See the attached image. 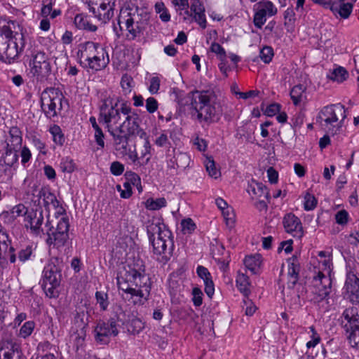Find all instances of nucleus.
I'll use <instances>...</instances> for the list:
<instances>
[{"label":"nucleus","instance_id":"nucleus-39","mask_svg":"<svg viewBox=\"0 0 359 359\" xmlns=\"http://www.w3.org/2000/svg\"><path fill=\"white\" fill-rule=\"evenodd\" d=\"M168 205L166 199L164 197L153 198H149L144 202L145 208L149 210H158Z\"/></svg>","mask_w":359,"mask_h":359},{"label":"nucleus","instance_id":"nucleus-23","mask_svg":"<svg viewBox=\"0 0 359 359\" xmlns=\"http://www.w3.org/2000/svg\"><path fill=\"white\" fill-rule=\"evenodd\" d=\"M246 191L252 200L261 198L262 196L270 202L271 196L267 187L262 182H259L254 179L248 182Z\"/></svg>","mask_w":359,"mask_h":359},{"label":"nucleus","instance_id":"nucleus-3","mask_svg":"<svg viewBox=\"0 0 359 359\" xmlns=\"http://www.w3.org/2000/svg\"><path fill=\"white\" fill-rule=\"evenodd\" d=\"M147 233L156 260L166 264L172 257L175 250L172 231L163 223L151 222L147 226Z\"/></svg>","mask_w":359,"mask_h":359},{"label":"nucleus","instance_id":"nucleus-37","mask_svg":"<svg viewBox=\"0 0 359 359\" xmlns=\"http://www.w3.org/2000/svg\"><path fill=\"white\" fill-rule=\"evenodd\" d=\"M306 88L303 84H297L294 86L290 92V96L294 106H299L303 99L306 97Z\"/></svg>","mask_w":359,"mask_h":359},{"label":"nucleus","instance_id":"nucleus-48","mask_svg":"<svg viewBox=\"0 0 359 359\" xmlns=\"http://www.w3.org/2000/svg\"><path fill=\"white\" fill-rule=\"evenodd\" d=\"M348 76V73L347 70L341 66L335 68L332 72V75L330 76V79L333 81H337V82L342 83Z\"/></svg>","mask_w":359,"mask_h":359},{"label":"nucleus","instance_id":"nucleus-4","mask_svg":"<svg viewBox=\"0 0 359 359\" xmlns=\"http://www.w3.org/2000/svg\"><path fill=\"white\" fill-rule=\"evenodd\" d=\"M16 22L9 20L7 25L0 26V60L7 65L14 63L25 48V37L20 32L13 31Z\"/></svg>","mask_w":359,"mask_h":359},{"label":"nucleus","instance_id":"nucleus-33","mask_svg":"<svg viewBox=\"0 0 359 359\" xmlns=\"http://www.w3.org/2000/svg\"><path fill=\"white\" fill-rule=\"evenodd\" d=\"M74 24L78 29L86 32H94L97 29V27L93 25L89 20L87 15L84 13H78L74 19Z\"/></svg>","mask_w":359,"mask_h":359},{"label":"nucleus","instance_id":"nucleus-52","mask_svg":"<svg viewBox=\"0 0 359 359\" xmlns=\"http://www.w3.org/2000/svg\"><path fill=\"white\" fill-rule=\"evenodd\" d=\"M31 144L43 155H46L48 150L46 149V144L43 142L39 137L36 135H32L29 138Z\"/></svg>","mask_w":359,"mask_h":359},{"label":"nucleus","instance_id":"nucleus-51","mask_svg":"<svg viewBox=\"0 0 359 359\" xmlns=\"http://www.w3.org/2000/svg\"><path fill=\"white\" fill-rule=\"evenodd\" d=\"M274 56V50L271 46H264L259 51V57L264 64H269Z\"/></svg>","mask_w":359,"mask_h":359},{"label":"nucleus","instance_id":"nucleus-6","mask_svg":"<svg viewBox=\"0 0 359 359\" xmlns=\"http://www.w3.org/2000/svg\"><path fill=\"white\" fill-rule=\"evenodd\" d=\"M130 111V103L118 97L115 101L105 100L100 107L98 121L107 130L121 126L123 117Z\"/></svg>","mask_w":359,"mask_h":359},{"label":"nucleus","instance_id":"nucleus-7","mask_svg":"<svg viewBox=\"0 0 359 359\" xmlns=\"http://www.w3.org/2000/svg\"><path fill=\"white\" fill-rule=\"evenodd\" d=\"M53 208L55 210L54 213L55 217L57 219L60 218L57 223L55 229H54L51 224L47 226L48 229L46 231L47 238L46 242L50 248L61 250L69 240V219L66 209L60 201H58V205L56 206L55 205Z\"/></svg>","mask_w":359,"mask_h":359},{"label":"nucleus","instance_id":"nucleus-15","mask_svg":"<svg viewBox=\"0 0 359 359\" xmlns=\"http://www.w3.org/2000/svg\"><path fill=\"white\" fill-rule=\"evenodd\" d=\"M118 325L117 319L109 318L107 321L99 320L94 329L95 341L102 345H107L110 342L111 337L118 334Z\"/></svg>","mask_w":359,"mask_h":359},{"label":"nucleus","instance_id":"nucleus-27","mask_svg":"<svg viewBox=\"0 0 359 359\" xmlns=\"http://www.w3.org/2000/svg\"><path fill=\"white\" fill-rule=\"evenodd\" d=\"M107 131L112 137L116 145L120 146L118 149H122L123 151H126L128 141L132 137L130 135H128V133L125 132V130L122 129L121 126H120L118 128H116Z\"/></svg>","mask_w":359,"mask_h":359},{"label":"nucleus","instance_id":"nucleus-34","mask_svg":"<svg viewBox=\"0 0 359 359\" xmlns=\"http://www.w3.org/2000/svg\"><path fill=\"white\" fill-rule=\"evenodd\" d=\"M236 285L238 291L245 298L250 294V281L249 277L244 273L238 271L236 277Z\"/></svg>","mask_w":359,"mask_h":359},{"label":"nucleus","instance_id":"nucleus-5","mask_svg":"<svg viewBox=\"0 0 359 359\" xmlns=\"http://www.w3.org/2000/svg\"><path fill=\"white\" fill-rule=\"evenodd\" d=\"M77 62L87 71L97 72L104 69L110 60L108 51L99 43L91 41L81 43L76 53Z\"/></svg>","mask_w":359,"mask_h":359},{"label":"nucleus","instance_id":"nucleus-32","mask_svg":"<svg viewBox=\"0 0 359 359\" xmlns=\"http://www.w3.org/2000/svg\"><path fill=\"white\" fill-rule=\"evenodd\" d=\"M89 122L90 123L92 128L94 130V139L97 145L96 150H102L105 147V135L101 127L97 123V120L95 116H90Z\"/></svg>","mask_w":359,"mask_h":359},{"label":"nucleus","instance_id":"nucleus-56","mask_svg":"<svg viewBox=\"0 0 359 359\" xmlns=\"http://www.w3.org/2000/svg\"><path fill=\"white\" fill-rule=\"evenodd\" d=\"M346 338L351 348L359 354V330L357 332L347 334Z\"/></svg>","mask_w":359,"mask_h":359},{"label":"nucleus","instance_id":"nucleus-55","mask_svg":"<svg viewBox=\"0 0 359 359\" xmlns=\"http://www.w3.org/2000/svg\"><path fill=\"white\" fill-rule=\"evenodd\" d=\"M123 189L120 184L116 185V190L120 193V196L122 198L128 199L133 195L132 185L126 181L123 184Z\"/></svg>","mask_w":359,"mask_h":359},{"label":"nucleus","instance_id":"nucleus-50","mask_svg":"<svg viewBox=\"0 0 359 359\" xmlns=\"http://www.w3.org/2000/svg\"><path fill=\"white\" fill-rule=\"evenodd\" d=\"M20 156L21 158V165L22 167L24 168L29 167L31 160L32 159V154L30 149L27 145H24L21 147Z\"/></svg>","mask_w":359,"mask_h":359},{"label":"nucleus","instance_id":"nucleus-22","mask_svg":"<svg viewBox=\"0 0 359 359\" xmlns=\"http://www.w3.org/2000/svg\"><path fill=\"white\" fill-rule=\"evenodd\" d=\"M357 0H337L327 2V6L335 16L348 19Z\"/></svg>","mask_w":359,"mask_h":359},{"label":"nucleus","instance_id":"nucleus-24","mask_svg":"<svg viewBox=\"0 0 359 359\" xmlns=\"http://www.w3.org/2000/svg\"><path fill=\"white\" fill-rule=\"evenodd\" d=\"M191 11L193 14V20L202 29H205L207 27L208 22L204 4L201 0H193L191 4Z\"/></svg>","mask_w":359,"mask_h":359},{"label":"nucleus","instance_id":"nucleus-58","mask_svg":"<svg viewBox=\"0 0 359 359\" xmlns=\"http://www.w3.org/2000/svg\"><path fill=\"white\" fill-rule=\"evenodd\" d=\"M210 50L216 54L217 59L226 57V53L223 46H222L219 43L217 42H212L210 47Z\"/></svg>","mask_w":359,"mask_h":359},{"label":"nucleus","instance_id":"nucleus-12","mask_svg":"<svg viewBox=\"0 0 359 359\" xmlns=\"http://www.w3.org/2000/svg\"><path fill=\"white\" fill-rule=\"evenodd\" d=\"M40 104L44 116L52 119L61 112L64 104L68 105V100L59 88L47 87L41 94Z\"/></svg>","mask_w":359,"mask_h":359},{"label":"nucleus","instance_id":"nucleus-44","mask_svg":"<svg viewBox=\"0 0 359 359\" xmlns=\"http://www.w3.org/2000/svg\"><path fill=\"white\" fill-rule=\"evenodd\" d=\"M154 9L156 13L159 14V18L162 22H168L170 20L171 15L163 2H156L154 6Z\"/></svg>","mask_w":359,"mask_h":359},{"label":"nucleus","instance_id":"nucleus-40","mask_svg":"<svg viewBox=\"0 0 359 359\" xmlns=\"http://www.w3.org/2000/svg\"><path fill=\"white\" fill-rule=\"evenodd\" d=\"M48 132L51 134L53 142L60 146L62 147L65 142V137L61 129V128L56 124L50 126Z\"/></svg>","mask_w":359,"mask_h":359},{"label":"nucleus","instance_id":"nucleus-28","mask_svg":"<svg viewBox=\"0 0 359 359\" xmlns=\"http://www.w3.org/2000/svg\"><path fill=\"white\" fill-rule=\"evenodd\" d=\"M42 196L41 206L44 208L46 212H47L46 226H48L49 224H50V222L49 220L50 207H53L55 205L57 206L58 200L55 194L53 193L49 189H44V191L42 193Z\"/></svg>","mask_w":359,"mask_h":359},{"label":"nucleus","instance_id":"nucleus-43","mask_svg":"<svg viewBox=\"0 0 359 359\" xmlns=\"http://www.w3.org/2000/svg\"><path fill=\"white\" fill-rule=\"evenodd\" d=\"M36 323L34 320H28L24 323L19 330L18 336L24 339L28 338L33 333Z\"/></svg>","mask_w":359,"mask_h":359},{"label":"nucleus","instance_id":"nucleus-38","mask_svg":"<svg viewBox=\"0 0 359 359\" xmlns=\"http://www.w3.org/2000/svg\"><path fill=\"white\" fill-rule=\"evenodd\" d=\"M142 139L144 140V144L142 149L140 151V156H139V159L140 161V166L147 165L149 163L151 156V146L148 135H146V138Z\"/></svg>","mask_w":359,"mask_h":359},{"label":"nucleus","instance_id":"nucleus-17","mask_svg":"<svg viewBox=\"0 0 359 359\" xmlns=\"http://www.w3.org/2000/svg\"><path fill=\"white\" fill-rule=\"evenodd\" d=\"M44 215L42 207L29 208L27 215L23 219L24 228L34 236H39L43 233L42 225Z\"/></svg>","mask_w":359,"mask_h":359},{"label":"nucleus","instance_id":"nucleus-35","mask_svg":"<svg viewBox=\"0 0 359 359\" xmlns=\"http://www.w3.org/2000/svg\"><path fill=\"white\" fill-rule=\"evenodd\" d=\"M2 158L0 160V184H11L13 176L17 173V170L13 168L4 163H1Z\"/></svg>","mask_w":359,"mask_h":359},{"label":"nucleus","instance_id":"nucleus-47","mask_svg":"<svg viewBox=\"0 0 359 359\" xmlns=\"http://www.w3.org/2000/svg\"><path fill=\"white\" fill-rule=\"evenodd\" d=\"M180 227L184 234H191L197 228L196 223L190 217L182 219L180 222Z\"/></svg>","mask_w":359,"mask_h":359},{"label":"nucleus","instance_id":"nucleus-57","mask_svg":"<svg viewBox=\"0 0 359 359\" xmlns=\"http://www.w3.org/2000/svg\"><path fill=\"white\" fill-rule=\"evenodd\" d=\"M192 302L194 306L199 307L203 304V294L201 288L195 287L192 289Z\"/></svg>","mask_w":359,"mask_h":359},{"label":"nucleus","instance_id":"nucleus-49","mask_svg":"<svg viewBox=\"0 0 359 359\" xmlns=\"http://www.w3.org/2000/svg\"><path fill=\"white\" fill-rule=\"evenodd\" d=\"M144 323L140 318L132 319L128 325V331L133 335L140 333L144 329Z\"/></svg>","mask_w":359,"mask_h":359},{"label":"nucleus","instance_id":"nucleus-10","mask_svg":"<svg viewBox=\"0 0 359 359\" xmlns=\"http://www.w3.org/2000/svg\"><path fill=\"white\" fill-rule=\"evenodd\" d=\"M118 25H114V31L118 38L126 33V39L128 41H134L143 33V28L140 26L139 15L135 11L130 8H123L118 16Z\"/></svg>","mask_w":359,"mask_h":359},{"label":"nucleus","instance_id":"nucleus-42","mask_svg":"<svg viewBox=\"0 0 359 359\" xmlns=\"http://www.w3.org/2000/svg\"><path fill=\"white\" fill-rule=\"evenodd\" d=\"M344 287L348 294L353 293V291L359 287V278L353 272L347 273Z\"/></svg>","mask_w":359,"mask_h":359},{"label":"nucleus","instance_id":"nucleus-60","mask_svg":"<svg viewBox=\"0 0 359 359\" xmlns=\"http://www.w3.org/2000/svg\"><path fill=\"white\" fill-rule=\"evenodd\" d=\"M109 170L113 175L120 176L123 173L125 170V166L122 163L116 161L111 163Z\"/></svg>","mask_w":359,"mask_h":359},{"label":"nucleus","instance_id":"nucleus-62","mask_svg":"<svg viewBox=\"0 0 359 359\" xmlns=\"http://www.w3.org/2000/svg\"><path fill=\"white\" fill-rule=\"evenodd\" d=\"M124 177L126 178V181L134 187L141 180L139 175L131 170H127L124 173Z\"/></svg>","mask_w":359,"mask_h":359},{"label":"nucleus","instance_id":"nucleus-14","mask_svg":"<svg viewBox=\"0 0 359 359\" xmlns=\"http://www.w3.org/2000/svg\"><path fill=\"white\" fill-rule=\"evenodd\" d=\"M313 288L311 302L319 304L324 300H327L331 292L332 280L322 271H317L313 278Z\"/></svg>","mask_w":359,"mask_h":359},{"label":"nucleus","instance_id":"nucleus-54","mask_svg":"<svg viewBox=\"0 0 359 359\" xmlns=\"http://www.w3.org/2000/svg\"><path fill=\"white\" fill-rule=\"evenodd\" d=\"M29 207L25 206L22 203H19L18 205H14L11 210V213L13 215V217L15 219H16L19 217H22L23 219H25Z\"/></svg>","mask_w":359,"mask_h":359},{"label":"nucleus","instance_id":"nucleus-31","mask_svg":"<svg viewBox=\"0 0 359 359\" xmlns=\"http://www.w3.org/2000/svg\"><path fill=\"white\" fill-rule=\"evenodd\" d=\"M44 191V188L39 189L37 186L30 187L26 192V198L29 201V208H38L42 207V193Z\"/></svg>","mask_w":359,"mask_h":359},{"label":"nucleus","instance_id":"nucleus-46","mask_svg":"<svg viewBox=\"0 0 359 359\" xmlns=\"http://www.w3.org/2000/svg\"><path fill=\"white\" fill-rule=\"evenodd\" d=\"M318 204V200L315 196L306 191L304 196L303 207L304 210L311 211L314 210Z\"/></svg>","mask_w":359,"mask_h":359},{"label":"nucleus","instance_id":"nucleus-20","mask_svg":"<svg viewBox=\"0 0 359 359\" xmlns=\"http://www.w3.org/2000/svg\"><path fill=\"white\" fill-rule=\"evenodd\" d=\"M285 232L297 240L301 241L306 234L301 219L294 213H285L282 218Z\"/></svg>","mask_w":359,"mask_h":359},{"label":"nucleus","instance_id":"nucleus-16","mask_svg":"<svg viewBox=\"0 0 359 359\" xmlns=\"http://www.w3.org/2000/svg\"><path fill=\"white\" fill-rule=\"evenodd\" d=\"M116 0H88V9L95 18L106 23L114 15Z\"/></svg>","mask_w":359,"mask_h":359},{"label":"nucleus","instance_id":"nucleus-21","mask_svg":"<svg viewBox=\"0 0 359 359\" xmlns=\"http://www.w3.org/2000/svg\"><path fill=\"white\" fill-rule=\"evenodd\" d=\"M340 325L346 334L357 332L359 330V308L352 306L344 310Z\"/></svg>","mask_w":359,"mask_h":359},{"label":"nucleus","instance_id":"nucleus-59","mask_svg":"<svg viewBox=\"0 0 359 359\" xmlns=\"http://www.w3.org/2000/svg\"><path fill=\"white\" fill-rule=\"evenodd\" d=\"M133 79L125 74L122 76L121 80V86L125 95L128 94L132 90Z\"/></svg>","mask_w":359,"mask_h":359},{"label":"nucleus","instance_id":"nucleus-30","mask_svg":"<svg viewBox=\"0 0 359 359\" xmlns=\"http://www.w3.org/2000/svg\"><path fill=\"white\" fill-rule=\"evenodd\" d=\"M243 263L252 274H259L262 264V256L259 253L247 255L243 259Z\"/></svg>","mask_w":359,"mask_h":359},{"label":"nucleus","instance_id":"nucleus-41","mask_svg":"<svg viewBox=\"0 0 359 359\" xmlns=\"http://www.w3.org/2000/svg\"><path fill=\"white\" fill-rule=\"evenodd\" d=\"M10 141L13 147H21L22 143V133L18 126H11L8 130Z\"/></svg>","mask_w":359,"mask_h":359},{"label":"nucleus","instance_id":"nucleus-9","mask_svg":"<svg viewBox=\"0 0 359 359\" xmlns=\"http://www.w3.org/2000/svg\"><path fill=\"white\" fill-rule=\"evenodd\" d=\"M62 279V269L58 257H53L46 264L42 271L39 284L46 295L49 298L59 296L58 287Z\"/></svg>","mask_w":359,"mask_h":359},{"label":"nucleus","instance_id":"nucleus-19","mask_svg":"<svg viewBox=\"0 0 359 359\" xmlns=\"http://www.w3.org/2000/svg\"><path fill=\"white\" fill-rule=\"evenodd\" d=\"M141 122L142 120L139 114L130 107V111L125 115L124 119L121 123V128L123 130L126 129L125 132L132 137L146 138L147 133L141 128Z\"/></svg>","mask_w":359,"mask_h":359},{"label":"nucleus","instance_id":"nucleus-36","mask_svg":"<svg viewBox=\"0 0 359 359\" xmlns=\"http://www.w3.org/2000/svg\"><path fill=\"white\" fill-rule=\"evenodd\" d=\"M284 26L287 32L292 33L295 29L296 14L292 6H289L283 13Z\"/></svg>","mask_w":359,"mask_h":359},{"label":"nucleus","instance_id":"nucleus-11","mask_svg":"<svg viewBox=\"0 0 359 359\" xmlns=\"http://www.w3.org/2000/svg\"><path fill=\"white\" fill-rule=\"evenodd\" d=\"M36 257V246L32 243H12V239L4 248H0V262L6 261L11 264H24L29 261L34 260Z\"/></svg>","mask_w":359,"mask_h":359},{"label":"nucleus","instance_id":"nucleus-63","mask_svg":"<svg viewBox=\"0 0 359 359\" xmlns=\"http://www.w3.org/2000/svg\"><path fill=\"white\" fill-rule=\"evenodd\" d=\"M349 219V214L345 210L338 211L335 215L336 222L339 225H346Z\"/></svg>","mask_w":359,"mask_h":359},{"label":"nucleus","instance_id":"nucleus-2","mask_svg":"<svg viewBox=\"0 0 359 359\" xmlns=\"http://www.w3.org/2000/svg\"><path fill=\"white\" fill-rule=\"evenodd\" d=\"M174 100L180 106H187L192 119L208 125L217 122L215 102L212 100L215 93L211 90H194L187 94L184 102V92L178 88L172 89Z\"/></svg>","mask_w":359,"mask_h":359},{"label":"nucleus","instance_id":"nucleus-8","mask_svg":"<svg viewBox=\"0 0 359 359\" xmlns=\"http://www.w3.org/2000/svg\"><path fill=\"white\" fill-rule=\"evenodd\" d=\"M346 118L345 107L337 103L323 107L318 113L317 121L327 134L334 136L341 130Z\"/></svg>","mask_w":359,"mask_h":359},{"label":"nucleus","instance_id":"nucleus-26","mask_svg":"<svg viewBox=\"0 0 359 359\" xmlns=\"http://www.w3.org/2000/svg\"><path fill=\"white\" fill-rule=\"evenodd\" d=\"M196 273L203 280L204 291L207 296L211 299L215 294V284L211 273L206 267L202 265H198Z\"/></svg>","mask_w":359,"mask_h":359},{"label":"nucleus","instance_id":"nucleus-25","mask_svg":"<svg viewBox=\"0 0 359 359\" xmlns=\"http://www.w3.org/2000/svg\"><path fill=\"white\" fill-rule=\"evenodd\" d=\"M287 285L289 289H293L299 278L300 264L296 256H292L291 258H289L287 259Z\"/></svg>","mask_w":359,"mask_h":359},{"label":"nucleus","instance_id":"nucleus-61","mask_svg":"<svg viewBox=\"0 0 359 359\" xmlns=\"http://www.w3.org/2000/svg\"><path fill=\"white\" fill-rule=\"evenodd\" d=\"M222 215L225 220V223L229 226H232L234 224L235 219L233 210L231 207L226 208L222 211Z\"/></svg>","mask_w":359,"mask_h":359},{"label":"nucleus","instance_id":"nucleus-1","mask_svg":"<svg viewBox=\"0 0 359 359\" xmlns=\"http://www.w3.org/2000/svg\"><path fill=\"white\" fill-rule=\"evenodd\" d=\"M118 291L123 300L133 306H143L149 299L151 281L142 260H134L117 273Z\"/></svg>","mask_w":359,"mask_h":359},{"label":"nucleus","instance_id":"nucleus-45","mask_svg":"<svg viewBox=\"0 0 359 359\" xmlns=\"http://www.w3.org/2000/svg\"><path fill=\"white\" fill-rule=\"evenodd\" d=\"M95 297L100 310L107 311L109 305L108 294L104 291H96Z\"/></svg>","mask_w":359,"mask_h":359},{"label":"nucleus","instance_id":"nucleus-18","mask_svg":"<svg viewBox=\"0 0 359 359\" xmlns=\"http://www.w3.org/2000/svg\"><path fill=\"white\" fill-rule=\"evenodd\" d=\"M253 24L255 27L262 29L268 18L276 15L278 9L271 1H262L253 6Z\"/></svg>","mask_w":359,"mask_h":359},{"label":"nucleus","instance_id":"nucleus-13","mask_svg":"<svg viewBox=\"0 0 359 359\" xmlns=\"http://www.w3.org/2000/svg\"><path fill=\"white\" fill-rule=\"evenodd\" d=\"M30 72L37 81L48 79L51 73V65L48 55L43 51H34L29 62Z\"/></svg>","mask_w":359,"mask_h":359},{"label":"nucleus","instance_id":"nucleus-53","mask_svg":"<svg viewBox=\"0 0 359 359\" xmlns=\"http://www.w3.org/2000/svg\"><path fill=\"white\" fill-rule=\"evenodd\" d=\"M310 332H311V340L306 342V346L307 348H314L316 347L321 340L320 336L317 332L315 327L311 325L309 327Z\"/></svg>","mask_w":359,"mask_h":359},{"label":"nucleus","instance_id":"nucleus-29","mask_svg":"<svg viewBox=\"0 0 359 359\" xmlns=\"http://www.w3.org/2000/svg\"><path fill=\"white\" fill-rule=\"evenodd\" d=\"M0 359H26L19 346L15 344L0 346Z\"/></svg>","mask_w":359,"mask_h":359},{"label":"nucleus","instance_id":"nucleus-64","mask_svg":"<svg viewBox=\"0 0 359 359\" xmlns=\"http://www.w3.org/2000/svg\"><path fill=\"white\" fill-rule=\"evenodd\" d=\"M305 114L302 111L297 112L291 118V126L293 128H300L304 124Z\"/></svg>","mask_w":359,"mask_h":359}]
</instances>
